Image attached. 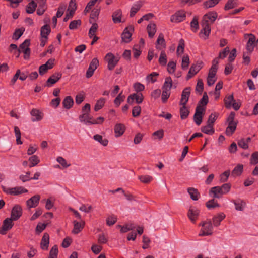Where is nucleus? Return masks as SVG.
<instances>
[{
    "label": "nucleus",
    "mask_w": 258,
    "mask_h": 258,
    "mask_svg": "<svg viewBox=\"0 0 258 258\" xmlns=\"http://www.w3.org/2000/svg\"><path fill=\"white\" fill-rule=\"evenodd\" d=\"M235 116V112H231L227 118L228 126L225 130V134L227 136H231L236 129L238 122L234 121Z\"/></svg>",
    "instance_id": "1"
},
{
    "label": "nucleus",
    "mask_w": 258,
    "mask_h": 258,
    "mask_svg": "<svg viewBox=\"0 0 258 258\" xmlns=\"http://www.w3.org/2000/svg\"><path fill=\"white\" fill-rule=\"evenodd\" d=\"M30 44V40L29 39H26L19 46L18 50H17L18 52L17 57L20 55V53L22 52L24 53V58L25 59H28L30 58V49L29 46Z\"/></svg>",
    "instance_id": "2"
},
{
    "label": "nucleus",
    "mask_w": 258,
    "mask_h": 258,
    "mask_svg": "<svg viewBox=\"0 0 258 258\" xmlns=\"http://www.w3.org/2000/svg\"><path fill=\"white\" fill-rule=\"evenodd\" d=\"M202 229L199 234L200 236H204L212 235L213 233V226L211 221L203 222L200 224Z\"/></svg>",
    "instance_id": "3"
},
{
    "label": "nucleus",
    "mask_w": 258,
    "mask_h": 258,
    "mask_svg": "<svg viewBox=\"0 0 258 258\" xmlns=\"http://www.w3.org/2000/svg\"><path fill=\"white\" fill-rule=\"evenodd\" d=\"M105 59L107 62V68L109 70L114 69L119 60V58L116 57L114 54L111 52L106 54Z\"/></svg>",
    "instance_id": "4"
},
{
    "label": "nucleus",
    "mask_w": 258,
    "mask_h": 258,
    "mask_svg": "<svg viewBox=\"0 0 258 258\" xmlns=\"http://www.w3.org/2000/svg\"><path fill=\"white\" fill-rule=\"evenodd\" d=\"M205 111V108L201 106L200 104L198 105L196 108V111L194 116V119L197 125H200L203 119V116Z\"/></svg>",
    "instance_id": "5"
},
{
    "label": "nucleus",
    "mask_w": 258,
    "mask_h": 258,
    "mask_svg": "<svg viewBox=\"0 0 258 258\" xmlns=\"http://www.w3.org/2000/svg\"><path fill=\"white\" fill-rule=\"evenodd\" d=\"M203 62L202 61H197L196 63L192 64L188 72L186 79L188 80L195 75L203 67Z\"/></svg>",
    "instance_id": "6"
},
{
    "label": "nucleus",
    "mask_w": 258,
    "mask_h": 258,
    "mask_svg": "<svg viewBox=\"0 0 258 258\" xmlns=\"http://www.w3.org/2000/svg\"><path fill=\"white\" fill-rule=\"evenodd\" d=\"M218 17V14L216 12L212 11L205 14L203 17L201 22L209 24L211 26Z\"/></svg>",
    "instance_id": "7"
},
{
    "label": "nucleus",
    "mask_w": 258,
    "mask_h": 258,
    "mask_svg": "<svg viewBox=\"0 0 258 258\" xmlns=\"http://www.w3.org/2000/svg\"><path fill=\"white\" fill-rule=\"evenodd\" d=\"M202 29L199 33V36L200 38L204 40H206L208 38L211 33V26L201 22Z\"/></svg>",
    "instance_id": "8"
},
{
    "label": "nucleus",
    "mask_w": 258,
    "mask_h": 258,
    "mask_svg": "<svg viewBox=\"0 0 258 258\" xmlns=\"http://www.w3.org/2000/svg\"><path fill=\"white\" fill-rule=\"evenodd\" d=\"M99 60L97 58H94L92 60V61L90 63L89 68L88 69L86 72V78H89L93 76L94 71L99 66Z\"/></svg>",
    "instance_id": "9"
},
{
    "label": "nucleus",
    "mask_w": 258,
    "mask_h": 258,
    "mask_svg": "<svg viewBox=\"0 0 258 258\" xmlns=\"http://www.w3.org/2000/svg\"><path fill=\"white\" fill-rule=\"evenodd\" d=\"M3 190L6 194L14 196L28 192L26 189H25L22 186L15 187L13 188H4Z\"/></svg>",
    "instance_id": "10"
},
{
    "label": "nucleus",
    "mask_w": 258,
    "mask_h": 258,
    "mask_svg": "<svg viewBox=\"0 0 258 258\" xmlns=\"http://www.w3.org/2000/svg\"><path fill=\"white\" fill-rule=\"evenodd\" d=\"M13 219L11 218H7L4 221L2 227L0 228V233L5 235L7 232L11 229L13 226Z\"/></svg>",
    "instance_id": "11"
},
{
    "label": "nucleus",
    "mask_w": 258,
    "mask_h": 258,
    "mask_svg": "<svg viewBox=\"0 0 258 258\" xmlns=\"http://www.w3.org/2000/svg\"><path fill=\"white\" fill-rule=\"evenodd\" d=\"M134 27L132 26H130L125 28L121 35V38L122 41L125 43H128L131 41V37L132 32L134 31Z\"/></svg>",
    "instance_id": "12"
},
{
    "label": "nucleus",
    "mask_w": 258,
    "mask_h": 258,
    "mask_svg": "<svg viewBox=\"0 0 258 258\" xmlns=\"http://www.w3.org/2000/svg\"><path fill=\"white\" fill-rule=\"evenodd\" d=\"M22 215V209L20 205H15L12 208L11 218L14 221L18 220Z\"/></svg>",
    "instance_id": "13"
},
{
    "label": "nucleus",
    "mask_w": 258,
    "mask_h": 258,
    "mask_svg": "<svg viewBox=\"0 0 258 258\" xmlns=\"http://www.w3.org/2000/svg\"><path fill=\"white\" fill-rule=\"evenodd\" d=\"M134 100L137 104L141 103L144 100V96L141 93H133L130 95L127 98V102L130 104H132Z\"/></svg>",
    "instance_id": "14"
},
{
    "label": "nucleus",
    "mask_w": 258,
    "mask_h": 258,
    "mask_svg": "<svg viewBox=\"0 0 258 258\" xmlns=\"http://www.w3.org/2000/svg\"><path fill=\"white\" fill-rule=\"evenodd\" d=\"M186 17L185 13L183 11H179L171 17L170 20L173 23H179L183 21Z\"/></svg>",
    "instance_id": "15"
},
{
    "label": "nucleus",
    "mask_w": 258,
    "mask_h": 258,
    "mask_svg": "<svg viewBox=\"0 0 258 258\" xmlns=\"http://www.w3.org/2000/svg\"><path fill=\"white\" fill-rule=\"evenodd\" d=\"M62 77V73L60 72H57L52 75L47 80L46 86L47 87H51L55 83H56Z\"/></svg>",
    "instance_id": "16"
},
{
    "label": "nucleus",
    "mask_w": 258,
    "mask_h": 258,
    "mask_svg": "<svg viewBox=\"0 0 258 258\" xmlns=\"http://www.w3.org/2000/svg\"><path fill=\"white\" fill-rule=\"evenodd\" d=\"M190 87H186L183 89L180 101V105H186L190 96Z\"/></svg>",
    "instance_id": "17"
},
{
    "label": "nucleus",
    "mask_w": 258,
    "mask_h": 258,
    "mask_svg": "<svg viewBox=\"0 0 258 258\" xmlns=\"http://www.w3.org/2000/svg\"><path fill=\"white\" fill-rule=\"evenodd\" d=\"M40 199V196L39 195L32 197L26 202L27 207L29 209L36 207L38 205Z\"/></svg>",
    "instance_id": "18"
},
{
    "label": "nucleus",
    "mask_w": 258,
    "mask_h": 258,
    "mask_svg": "<svg viewBox=\"0 0 258 258\" xmlns=\"http://www.w3.org/2000/svg\"><path fill=\"white\" fill-rule=\"evenodd\" d=\"M32 116L31 120L33 122L39 121L42 119L43 113L37 109H32L30 112Z\"/></svg>",
    "instance_id": "19"
},
{
    "label": "nucleus",
    "mask_w": 258,
    "mask_h": 258,
    "mask_svg": "<svg viewBox=\"0 0 258 258\" xmlns=\"http://www.w3.org/2000/svg\"><path fill=\"white\" fill-rule=\"evenodd\" d=\"M248 36L249 38L246 44V49L249 53H251L255 47L256 38L252 34H249Z\"/></svg>",
    "instance_id": "20"
},
{
    "label": "nucleus",
    "mask_w": 258,
    "mask_h": 258,
    "mask_svg": "<svg viewBox=\"0 0 258 258\" xmlns=\"http://www.w3.org/2000/svg\"><path fill=\"white\" fill-rule=\"evenodd\" d=\"M93 117L90 116L89 113L85 112L79 116L80 122L84 123L86 125H92Z\"/></svg>",
    "instance_id": "21"
},
{
    "label": "nucleus",
    "mask_w": 258,
    "mask_h": 258,
    "mask_svg": "<svg viewBox=\"0 0 258 258\" xmlns=\"http://www.w3.org/2000/svg\"><path fill=\"white\" fill-rule=\"evenodd\" d=\"M172 83V80L170 77H166L162 87V91L171 94V89L173 84Z\"/></svg>",
    "instance_id": "22"
},
{
    "label": "nucleus",
    "mask_w": 258,
    "mask_h": 258,
    "mask_svg": "<svg viewBox=\"0 0 258 258\" xmlns=\"http://www.w3.org/2000/svg\"><path fill=\"white\" fill-rule=\"evenodd\" d=\"M209 195L214 198L219 199L222 197L223 194H222L220 186H217L212 187L209 191Z\"/></svg>",
    "instance_id": "23"
},
{
    "label": "nucleus",
    "mask_w": 258,
    "mask_h": 258,
    "mask_svg": "<svg viewBox=\"0 0 258 258\" xmlns=\"http://www.w3.org/2000/svg\"><path fill=\"white\" fill-rule=\"evenodd\" d=\"M74 228L72 230V233L77 234L80 232L84 228L85 226V222L83 220H81L80 222L77 221H74Z\"/></svg>",
    "instance_id": "24"
},
{
    "label": "nucleus",
    "mask_w": 258,
    "mask_h": 258,
    "mask_svg": "<svg viewBox=\"0 0 258 258\" xmlns=\"http://www.w3.org/2000/svg\"><path fill=\"white\" fill-rule=\"evenodd\" d=\"M200 211L197 209L190 208L188 210L187 216L190 221L195 223L198 218Z\"/></svg>",
    "instance_id": "25"
},
{
    "label": "nucleus",
    "mask_w": 258,
    "mask_h": 258,
    "mask_svg": "<svg viewBox=\"0 0 258 258\" xmlns=\"http://www.w3.org/2000/svg\"><path fill=\"white\" fill-rule=\"evenodd\" d=\"M156 48L157 49L160 50H164L166 48L165 41L164 38L163 34L162 33H160L158 36L156 41Z\"/></svg>",
    "instance_id": "26"
},
{
    "label": "nucleus",
    "mask_w": 258,
    "mask_h": 258,
    "mask_svg": "<svg viewBox=\"0 0 258 258\" xmlns=\"http://www.w3.org/2000/svg\"><path fill=\"white\" fill-rule=\"evenodd\" d=\"M37 2L38 5L37 14L40 16L44 14L47 9L46 0H37Z\"/></svg>",
    "instance_id": "27"
},
{
    "label": "nucleus",
    "mask_w": 258,
    "mask_h": 258,
    "mask_svg": "<svg viewBox=\"0 0 258 258\" xmlns=\"http://www.w3.org/2000/svg\"><path fill=\"white\" fill-rule=\"evenodd\" d=\"M122 16V12L121 9L115 10L112 15V21L114 23H121V18Z\"/></svg>",
    "instance_id": "28"
},
{
    "label": "nucleus",
    "mask_w": 258,
    "mask_h": 258,
    "mask_svg": "<svg viewBox=\"0 0 258 258\" xmlns=\"http://www.w3.org/2000/svg\"><path fill=\"white\" fill-rule=\"evenodd\" d=\"M49 244V235L47 233H45L42 238L40 246L43 250H47Z\"/></svg>",
    "instance_id": "29"
},
{
    "label": "nucleus",
    "mask_w": 258,
    "mask_h": 258,
    "mask_svg": "<svg viewBox=\"0 0 258 258\" xmlns=\"http://www.w3.org/2000/svg\"><path fill=\"white\" fill-rule=\"evenodd\" d=\"M143 5L142 2L141 1L138 2L137 3L134 4V5L132 7L130 13V16L131 17H134L135 14L139 11Z\"/></svg>",
    "instance_id": "30"
},
{
    "label": "nucleus",
    "mask_w": 258,
    "mask_h": 258,
    "mask_svg": "<svg viewBox=\"0 0 258 258\" xmlns=\"http://www.w3.org/2000/svg\"><path fill=\"white\" fill-rule=\"evenodd\" d=\"M187 191L192 200L197 201L198 200L200 197V194L197 189L190 187L187 189Z\"/></svg>",
    "instance_id": "31"
},
{
    "label": "nucleus",
    "mask_w": 258,
    "mask_h": 258,
    "mask_svg": "<svg viewBox=\"0 0 258 258\" xmlns=\"http://www.w3.org/2000/svg\"><path fill=\"white\" fill-rule=\"evenodd\" d=\"M225 217V215L223 213H220L216 216L214 217L213 218V223L214 225L215 226H218Z\"/></svg>",
    "instance_id": "32"
},
{
    "label": "nucleus",
    "mask_w": 258,
    "mask_h": 258,
    "mask_svg": "<svg viewBox=\"0 0 258 258\" xmlns=\"http://www.w3.org/2000/svg\"><path fill=\"white\" fill-rule=\"evenodd\" d=\"M149 37L153 38L156 32V26L154 23H150L147 27Z\"/></svg>",
    "instance_id": "33"
},
{
    "label": "nucleus",
    "mask_w": 258,
    "mask_h": 258,
    "mask_svg": "<svg viewBox=\"0 0 258 258\" xmlns=\"http://www.w3.org/2000/svg\"><path fill=\"white\" fill-rule=\"evenodd\" d=\"M182 107L180 108V115L181 119L182 120L187 118L189 114V109L186 107V105H181Z\"/></svg>",
    "instance_id": "34"
},
{
    "label": "nucleus",
    "mask_w": 258,
    "mask_h": 258,
    "mask_svg": "<svg viewBox=\"0 0 258 258\" xmlns=\"http://www.w3.org/2000/svg\"><path fill=\"white\" fill-rule=\"evenodd\" d=\"M74 104V101L71 96H67L62 101V105L66 109L71 108Z\"/></svg>",
    "instance_id": "35"
},
{
    "label": "nucleus",
    "mask_w": 258,
    "mask_h": 258,
    "mask_svg": "<svg viewBox=\"0 0 258 258\" xmlns=\"http://www.w3.org/2000/svg\"><path fill=\"white\" fill-rule=\"evenodd\" d=\"M125 127L122 124H117L114 127V132L116 137L121 136L124 132Z\"/></svg>",
    "instance_id": "36"
},
{
    "label": "nucleus",
    "mask_w": 258,
    "mask_h": 258,
    "mask_svg": "<svg viewBox=\"0 0 258 258\" xmlns=\"http://www.w3.org/2000/svg\"><path fill=\"white\" fill-rule=\"evenodd\" d=\"M234 100L233 95L226 96L224 99L225 106L226 108L229 109L232 107V103Z\"/></svg>",
    "instance_id": "37"
},
{
    "label": "nucleus",
    "mask_w": 258,
    "mask_h": 258,
    "mask_svg": "<svg viewBox=\"0 0 258 258\" xmlns=\"http://www.w3.org/2000/svg\"><path fill=\"white\" fill-rule=\"evenodd\" d=\"M41 36L48 37L51 32V28L48 24H45L41 28Z\"/></svg>",
    "instance_id": "38"
},
{
    "label": "nucleus",
    "mask_w": 258,
    "mask_h": 258,
    "mask_svg": "<svg viewBox=\"0 0 258 258\" xmlns=\"http://www.w3.org/2000/svg\"><path fill=\"white\" fill-rule=\"evenodd\" d=\"M220 0H207L203 3V7L205 9L212 8L219 3Z\"/></svg>",
    "instance_id": "39"
},
{
    "label": "nucleus",
    "mask_w": 258,
    "mask_h": 258,
    "mask_svg": "<svg viewBox=\"0 0 258 258\" xmlns=\"http://www.w3.org/2000/svg\"><path fill=\"white\" fill-rule=\"evenodd\" d=\"M201 131L205 134L212 135L214 133L215 130L213 126L210 124H207V125L203 126Z\"/></svg>",
    "instance_id": "40"
},
{
    "label": "nucleus",
    "mask_w": 258,
    "mask_h": 258,
    "mask_svg": "<svg viewBox=\"0 0 258 258\" xmlns=\"http://www.w3.org/2000/svg\"><path fill=\"white\" fill-rule=\"evenodd\" d=\"M219 115V114L218 112H214L211 113L209 116L207 123L210 124L213 126L214 122L218 118Z\"/></svg>",
    "instance_id": "41"
},
{
    "label": "nucleus",
    "mask_w": 258,
    "mask_h": 258,
    "mask_svg": "<svg viewBox=\"0 0 258 258\" xmlns=\"http://www.w3.org/2000/svg\"><path fill=\"white\" fill-rule=\"evenodd\" d=\"M29 161L30 162L29 166L31 168L37 165L40 162V159L37 156L33 155L29 158Z\"/></svg>",
    "instance_id": "42"
},
{
    "label": "nucleus",
    "mask_w": 258,
    "mask_h": 258,
    "mask_svg": "<svg viewBox=\"0 0 258 258\" xmlns=\"http://www.w3.org/2000/svg\"><path fill=\"white\" fill-rule=\"evenodd\" d=\"M232 202L235 206V209L238 211H243V208L245 206V203L242 200H238L237 201L233 200Z\"/></svg>",
    "instance_id": "43"
},
{
    "label": "nucleus",
    "mask_w": 258,
    "mask_h": 258,
    "mask_svg": "<svg viewBox=\"0 0 258 258\" xmlns=\"http://www.w3.org/2000/svg\"><path fill=\"white\" fill-rule=\"evenodd\" d=\"M105 101V99L102 97L98 100L95 105L94 110L95 111H98L101 109L104 106Z\"/></svg>",
    "instance_id": "44"
},
{
    "label": "nucleus",
    "mask_w": 258,
    "mask_h": 258,
    "mask_svg": "<svg viewBox=\"0 0 258 258\" xmlns=\"http://www.w3.org/2000/svg\"><path fill=\"white\" fill-rule=\"evenodd\" d=\"M243 170V166L242 164H238L236 166L232 172L233 176H239L241 174Z\"/></svg>",
    "instance_id": "45"
},
{
    "label": "nucleus",
    "mask_w": 258,
    "mask_h": 258,
    "mask_svg": "<svg viewBox=\"0 0 258 258\" xmlns=\"http://www.w3.org/2000/svg\"><path fill=\"white\" fill-rule=\"evenodd\" d=\"M167 62V56L164 50H161L159 58V62L160 65L165 66Z\"/></svg>",
    "instance_id": "46"
},
{
    "label": "nucleus",
    "mask_w": 258,
    "mask_h": 258,
    "mask_svg": "<svg viewBox=\"0 0 258 258\" xmlns=\"http://www.w3.org/2000/svg\"><path fill=\"white\" fill-rule=\"evenodd\" d=\"M93 138L95 140L99 142L101 144L104 146H107L108 144V140L106 139H103L102 136L100 135L96 134L94 135Z\"/></svg>",
    "instance_id": "47"
},
{
    "label": "nucleus",
    "mask_w": 258,
    "mask_h": 258,
    "mask_svg": "<svg viewBox=\"0 0 258 258\" xmlns=\"http://www.w3.org/2000/svg\"><path fill=\"white\" fill-rule=\"evenodd\" d=\"M37 7V4L32 1L28 4L26 7V12L29 14L33 13Z\"/></svg>",
    "instance_id": "48"
},
{
    "label": "nucleus",
    "mask_w": 258,
    "mask_h": 258,
    "mask_svg": "<svg viewBox=\"0 0 258 258\" xmlns=\"http://www.w3.org/2000/svg\"><path fill=\"white\" fill-rule=\"evenodd\" d=\"M190 27L191 28L192 30L196 32L198 29L199 28V22H198V18L197 17H194L192 19V20L190 22Z\"/></svg>",
    "instance_id": "49"
},
{
    "label": "nucleus",
    "mask_w": 258,
    "mask_h": 258,
    "mask_svg": "<svg viewBox=\"0 0 258 258\" xmlns=\"http://www.w3.org/2000/svg\"><path fill=\"white\" fill-rule=\"evenodd\" d=\"M184 41L183 39H180L179 41V44L177 48L176 53L177 55H181L183 53L184 49Z\"/></svg>",
    "instance_id": "50"
},
{
    "label": "nucleus",
    "mask_w": 258,
    "mask_h": 258,
    "mask_svg": "<svg viewBox=\"0 0 258 258\" xmlns=\"http://www.w3.org/2000/svg\"><path fill=\"white\" fill-rule=\"evenodd\" d=\"M58 250L57 245H54L50 250L49 258H57Z\"/></svg>",
    "instance_id": "51"
},
{
    "label": "nucleus",
    "mask_w": 258,
    "mask_h": 258,
    "mask_svg": "<svg viewBox=\"0 0 258 258\" xmlns=\"http://www.w3.org/2000/svg\"><path fill=\"white\" fill-rule=\"evenodd\" d=\"M237 0H228L224 7L225 10H228L234 8L236 5Z\"/></svg>",
    "instance_id": "52"
},
{
    "label": "nucleus",
    "mask_w": 258,
    "mask_h": 258,
    "mask_svg": "<svg viewBox=\"0 0 258 258\" xmlns=\"http://www.w3.org/2000/svg\"><path fill=\"white\" fill-rule=\"evenodd\" d=\"M98 28V26L97 23H94L92 24L89 31V36L90 38H92L93 36L95 35Z\"/></svg>",
    "instance_id": "53"
},
{
    "label": "nucleus",
    "mask_w": 258,
    "mask_h": 258,
    "mask_svg": "<svg viewBox=\"0 0 258 258\" xmlns=\"http://www.w3.org/2000/svg\"><path fill=\"white\" fill-rule=\"evenodd\" d=\"M125 96L122 95V92L120 93L114 100V104L118 107L124 100Z\"/></svg>",
    "instance_id": "54"
},
{
    "label": "nucleus",
    "mask_w": 258,
    "mask_h": 258,
    "mask_svg": "<svg viewBox=\"0 0 258 258\" xmlns=\"http://www.w3.org/2000/svg\"><path fill=\"white\" fill-rule=\"evenodd\" d=\"M81 24V21L80 20H73L70 22L69 27L71 30H74L77 29Z\"/></svg>",
    "instance_id": "55"
},
{
    "label": "nucleus",
    "mask_w": 258,
    "mask_h": 258,
    "mask_svg": "<svg viewBox=\"0 0 258 258\" xmlns=\"http://www.w3.org/2000/svg\"><path fill=\"white\" fill-rule=\"evenodd\" d=\"M206 207L208 209L220 207L217 201L214 199L208 201L206 204Z\"/></svg>",
    "instance_id": "56"
},
{
    "label": "nucleus",
    "mask_w": 258,
    "mask_h": 258,
    "mask_svg": "<svg viewBox=\"0 0 258 258\" xmlns=\"http://www.w3.org/2000/svg\"><path fill=\"white\" fill-rule=\"evenodd\" d=\"M14 132L16 137V143L18 145L22 144V142L21 141V132L20 129L17 126L14 127Z\"/></svg>",
    "instance_id": "57"
},
{
    "label": "nucleus",
    "mask_w": 258,
    "mask_h": 258,
    "mask_svg": "<svg viewBox=\"0 0 258 258\" xmlns=\"http://www.w3.org/2000/svg\"><path fill=\"white\" fill-rule=\"evenodd\" d=\"M117 219V217L115 215H110L106 219V224L108 226H112L116 222Z\"/></svg>",
    "instance_id": "58"
},
{
    "label": "nucleus",
    "mask_w": 258,
    "mask_h": 258,
    "mask_svg": "<svg viewBox=\"0 0 258 258\" xmlns=\"http://www.w3.org/2000/svg\"><path fill=\"white\" fill-rule=\"evenodd\" d=\"M204 89V84L202 79H199L196 87V91L200 95L202 94Z\"/></svg>",
    "instance_id": "59"
},
{
    "label": "nucleus",
    "mask_w": 258,
    "mask_h": 258,
    "mask_svg": "<svg viewBox=\"0 0 258 258\" xmlns=\"http://www.w3.org/2000/svg\"><path fill=\"white\" fill-rule=\"evenodd\" d=\"M117 227H118L121 228L120 232L121 233H125L127 231L132 230L133 228H134V226L132 224H126L125 225H124L123 226H121V225H117Z\"/></svg>",
    "instance_id": "60"
},
{
    "label": "nucleus",
    "mask_w": 258,
    "mask_h": 258,
    "mask_svg": "<svg viewBox=\"0 0 258 258\" xmlns=\"http://www.w3.org/2000/svg\"><path fill=\"white\" fill-rule=\"evenodd\" d=\"M158 75L157 73L153 72L147 76L146 80L148 82L154 83L157 80L156 77Z\"/></svg>",
    "instance_id": "61"
},
{
    "label": "nucleus",
    "mask_w": 258,
    "mask_h": 258,
    "mask_svg": "<svg viewBox=\"0 0 258 258\" xmlns=\"http://www.w3.org/2000/svg\"><path fill=\"white\" fill-rule=\"evenodd\" d=\"M189 64V57L188 55H184L182 57L181 67L183 69H186Z\"/></svg>",
    "instance_id": "62"
},
{
    "label": "nucleus",
    "mask_w": 258,
    "mask_h": 258,
    "mask_svg": "<svg viewBox=\"0 0 258 258\" xmlns=\"http://www.w3.org/2000/svg\"><path fill=\"white\" fill-rule=\"evenodd\" d=\"M141 112V108L140 106H135L133 107L132 111V115L134 117H138Z\"/></svg>",
    "instance_id": "63"
},
{
    "label": "nucleus",
    "mask_w": 258,
    "mask_h": 258,
    "mask_svg": "<svg viewBox=\"0 0 258 258\" xmlns=\"http://www.w3.org/2000/svg\"><path fill=\"white\" fill-rule=\"evenodd\" d=\"M250 163L252 165L258 163V152H255L251 155Z\"/></svg>",
    "instance_id": "64"
}]
</instances>
